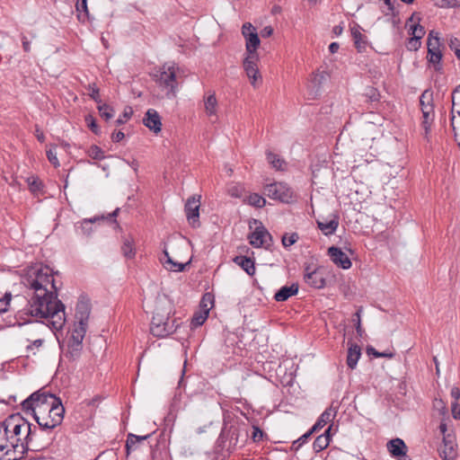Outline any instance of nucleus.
Masks as SVG:
<instances>
[{"mask_svg": "<svg viewBox=\"0 0 460 460\" xmlns=\"http://www.w3.org/2000/svg\"><path fill=\"white\" fill-rule=\"evenodd\" d=\"M421 45L420 39H418L417 37H411L408 42H407V49L409 50H418Z\"/></svg>", "mask_w": 460, "mask_h": 460, "instance_id": "nucleus-53", "label": "nucleus"}, {"mask_svg": "<svg viewBox=\"0 0 460 460\" xmlns=\"http://www.w3.org/2000/svg\"><path fill=\"white\" fill-rule=\"evenodd\" d=\"M298 292V285L292 284L291 286L282 287L274 296V298L278 302H284L290 296L296 295Z\"/></svg>", "mask_w": 460, "mask_h": 460, "instance_id": "nucleus-26", "label": "nucleus"}, {"mask_svg": "<svg viewBox=\"0 0 460 460\" xmlns=\"http://www.w3.org/2000/svg\"><path fill=\"white\" fill-rule=\"evenodd\" d=\"M11 297L12 294L10 292H4L0 289V313H4L7 311Z\"/></svg>", "mask_w": 460, "mask_h": 460, "instance_id": "nucleus-44", "label": "nucleus"}, {"mask_svg": "<svg viewBox=\"0 0 460 460\" xmlns=\"http://www.w3.org/2000/svg\"><path fill=\"white\" fill-rule=\"evenodd\" d=\"M451 126L456 141L460 140V115H452Z\"/></svg>", "mask_w": 460, "mask_h": 460, "instance_id": "nucleus-49", "label": "nucleus"}, {"mask_svg": "<svg viewBox=\"0 0 460 460\" xmlns=\"http://www.w3.org/2000/svg\"><path fill=\"white\" fill-rule=\"evenodd\" d=\"M428 60L430 64L434 65L436 70L441 69L440 61L442 58L441 50H428Z\"/></svg>", "mask_w": 460, "mask_h": 460, "instance_id": "nucleus-35", "label": "nucleus"}, {"mask_svg": "<svg viewBox=\"0 0 460 460\" xmlns=\"http://www.w3.org/2000/svg\"><path fill=\"white\" fill-rule=\"evenodd\" d=\"M87 327H88V324H80L78 323H75V326H74L71 335L75 337V339L84 341Z\"/></svg>", "mask_w": 460, "mask_h": 460, "instance_id": "nucleus-42", "label": "nucleus"}, {"mask_svg": "<svg viewBox=\"0 0 460 460\" xmlns=\"http://www.w3.org/2000/svg\"><path fill=\"white\" fill-rule=\"evenodd\" d=\"M29 190L31 193L37 194L42 188V182L36 176H30L26 179Z\"/></svg>", "mask_w": 460, "mask_h": 460, "instance_id": "nucleus-39", "label": "nucleus"}, {"mask_svg": "<svg viewBox=\"0 0 460 460\" xmlns=\"http://www.w3.org/2000/svg\"><path fill=\"white\" fill-rule=\"evenodd\" d=\"M125 137V134L122 131L113 132L111 139L113 142H119Z\"/></svg>", "mask_w": 460, "mask_h": 460, "instance_id": "nucleus-64", "label": "nucleus"}, {"mask_svg": "<svg viewBox=\"0 0 460 460\" xmlns=\"http://www.w3.org/2000/svg\"><path fill=\"white\" fill-rule=\"evenodd\" d=\"M361 356L360 347L356 344H351L348 350L347 364L351 369L355 368L357 363Z\"/></svg>", "mask_w": 460, "mask_h": 460, "instance_id": "nucleus-30", "label": "nucleus"}, {"mask_svg": "<svg viewBox=\"0 0 460 460\" xmlns=\"http://www.w3.org/2000/svg\"><path fill=\"white\" fill-rule=\"evenodd\" d=\"M258 61L259 56L252 54V56L246 55L243 63L246 75L249 78L251 84L254 88H258L262 83V77L259 72L257 65Z\"/></svg>", "mask_w": 460, "mask_h": 460, "instance_id": "nucleus-9", "label": "nucleus"}, {"mask_svg": "<svg viewBox=\"0 0 460 460\" xmlns=\"http://www.w3.org/2000/svg\"><path fill=\"white\" fill-rule=\"evenodd\" d=\"M162 307V302H158L150 327L152 334L160 338L172 334L177 329V325L174 324V321L169 318L170 312H160Z\"/></svg>", "mask_w": 460, "mask_h": 460, "instance_id": "nucleus-6", "label": "nucleus"}, {"mask_svg": "<svg viewBox=\"0 0 460 460\" xmlns=\"http://www.w3.org/2000/svg\"><path fill=\"white\" fill-rule=\"evenodd\" d=\"M336 411L332 407L327 408L312 427V431H318L335 417Z\"/></svg>", "mask_w": 460, "mask_h": 460, "instance_id": "nucleus-25", "label": "nucleus"}, {"mask_svg": "<svg viewBox=\"0 0 460 460\" xmlns=\"http://www.w3.org/2000/svg\"><path fill=\"white\" fill-rule=\"evenodd\" d=\"M75 8L78 13V19L80 21H84L86 18H88L89 13L87 7V0H77Z\"/></svg>", "mask_w": 460, "mask_h": 460, "instance_id": "nucleus-37", "label": "nucleus"}, {"mask_svg": "<svg viewBox=\"0 0 460 460\" xmlns=\"http://www.w3.org/2000/svg\"><path fill=\"white\" fill-rule=\"evenodd\" d=\"M422 112V127L425 130V134L428 135L431 123L434 119V110L431 102H428L427 106L421 111Z\"/></svg>", "mask_w": 460, "mask_h": 460, "instance_id": "nucleus-27", "label": "nucleus"}, {"mask_svg": "<svg viewBox=\"0 0 460 460\" xmlns=\"http://www.w3.org/2000/svg\"><path fill=\"white\" fill-rule=\"evenodd\" d=\"M438 454L442 460H455L457 456L456 445L452 441L444 439L438 447Z\"/></svg>", "mask_w": 460, "mask_h": 460, "instance_id": "nucleus-22", "label": "nucleus"}, {"mask_svg": "<svg viewBox=\"0 0 460 460\" xmlns=\"http://www.w3.org/2000/svg\"><path fill=\"white\" fill-rule=\"evenodd\" d=\"M85 121L87 122L88 124V127L91 128V130L95 133V134H98V131H99V128L95 122V119L93 118V116L91 115H88L86 118H85Z\"/></svg>", "mask_w": 460, "mask_h": 460, "instance_id": "nucleus-57", "label": "nucleus"}, {"mask_svg": "<svg viewBox=\"0 0 460 460\" xmlns=\"http://www.w3.org/2000/svg\"><path fill=\"white\" fill-rule=\"evenodd\" d=\"M2 431L6 440H9L10 447L15 449L22 440L21 433H26V439H30L31 425L19 413L10 415L2 423Z\"/></svg>", "mask_w": 460, "mask_h": 460, "instance_id": "nucleus-2", "label": "nucleus"}, {"mask_svg": "<svg viewBox=\"0 0 460 460\" xmlns=\"http://www.w3.org/2000/svg\"><path fill=\"white\" fill-rule=\"evenodd\" d=\"M250 243L253 247H268L271 243V235L267 229L262 226H257L255 230L249 235Z\"/></svg>", "mask_w": 460, "mask_h": 460, "instance_id": "nucleus-13", "label": "nucleus"}, {"mask_svg": "<svg viewBox=\"0 0 460 460\" xmlns=\"http://www.w3.org/2000/svg\"><path fill=\"white\" fill-rule=\"evenodd\" d=\"M330 430H331V426L324 431L323 434L318 436L315 438V440L313 444V447H314V451L320 452L328 447V445L330 443Z\"/></svg>", "mask_w": 460, "mask_h": 460, "instance_id": "nucleus-31", "label": "nucleus"}, {"mask_svg": "<svg viewBox=\"0 0 460 460\" xmlns=\"http://www.w3.org/2000/svg\"><path fill=\"white\" fill-rule=\"evenodd\" d=\"M237 441V430L231 427L228 429H223L218 439L217 447H222V450L226 448L229 451L232 445H235Z\"/></svg>", "mask_w": 460, "mask_h": 460, "instance_id": "nucleus-16", "label": "nucleus"}, {"mask_svg": "<svg viewBox=\"0 0 460 460\" xmlns=\"http://www.w3.org/2000/svg\"><path fill=\"white\" fill-rule=\"evenodd\" d=\"M82 349L83 341L75 339V337L71 335L67 341L66 355H68L70 358L75 359L80 356Z\"/></svg>", "mask_w": 460, "mask_h": 460, "instance_id": "nucleus-24", "label": "nucleus"}, {"mask_svg": "<svg viewBox=\"0 0 460 460\" xmlns=\"http://www.w3.org/2000/svg\"><path fill=\"white\" fill-rule=\"evenodd\" d=\"M430 94H428L427 92H424L420 98V109L422 110L424 108V106H427V102H431V98H430Z\"/></svg>", "mask_w": 460, "mask_h": 460, "instance_id": "nucleus-60", "label": "nucleus"}, {"mask_svg": "<svg viewBox=\"0 0 460 460\" xmlns=\"http://www.w3.org/2000/svg\"><path fill=\"white\" fill-rule=\"evenodd\" d=\"M208 316V312L206 313V312L200 311V312L196 313L192 317L191 326L196 328V327L202 325L204 323V322L207 320Z\"/></svg>", "mask_w": 460, "mask_h": 460, "instance_id": "nucleus-46", "label": "nucleus"}, {"mask_svg": "<svg viewBox=\"0 0 460 460\" xmlns=\"http://www.w3.org/2000/svg\"><path fill=\"white\" fill-rule=\"evenodd\" d=\"M179 68L173 63L164 64L157 75L156 83L165 91L168 99L174 98L177 93V72Z\"/></svg>", "mask_w": 460, "mask_h": 460, "instance_id": "nucleus-5", "label": "nucleus"}, {"mask_svg": "<svg viewBox=\"0 0 460 460\" xmlns=\"http://www.w3.org/2000/svg\"><path fill=\"white\" fill-rule=\"evenodd\" d=\"M328 255L335 265L344 270L349 269L352 265L348 255L338 247L331 246L328 249Z\"/></svg>", "mask_w": 460, "mask_h": 460, "instance_id": "nucleus-14", "label": "nucleus"}, {"mask_svg": "<svg viewBox=\"0 0 460 460\" xmlns=\"http://www.w3.org/2000/svg\"><path fill=\"white\" fill-rule=\"evenodd\" d=\"M263 438V432L260 428L253 426L252 432V438L254 442L261 441Z\"/></svg>", "mask_w": 460, "mask_h": 460, "instance_id": "nucleus-56", "label": "nucleus"}, {"mask_svg": "<svg viewBox=\"0 0 460 460\" xmlns=\"http://www.w3.org/2000/svg\"><path fill=\"white\" fill-rule=\"evenodd\" d=\"M65 409L60 399L58 403L51 404L48 410H40V414L34 417L35 420L44 429H52L58 426L64 418Z\"/></svg>", "mask_w": 460, "mask_h": 460, "instance_id": "nucleus-4", "label": "nucleus"}, {"mask_svg": "<svg viewBox=\"0 0 460 460\" xmlns=\"http://www.w3.org/2000/svg\"><path fill=\"white\" fill-rule=\"evenodd\" d=\"M213 303H214V300L210 294L204 295V296L202 297L201 302H200L201 311L206 312V313L208 312V314L209 310L213 306Z\"/></svg>", "mask_w": 460, "mask_h": 460, "instance_id": "nucleus-47", "label": "nucleus"}, {"mask_svg": "<svg viewBox=\"0 0 460 460\" xmlns=\"http://www.w3.org/2000/svg\"><path fill=\"white\" fill-rule=\"evenodd\" d=\"M427 47L428 50H440V40L438 32L434 31H429Z\"/></svg>", "mask_w": 460, "mask_h": 460, "instance_id": "nucleus-34", "label": "nucleus"}, {"mask_svg": "<svg viewBox=\"0 0 460 460\" xmlns=\"http://www.w3.org/2000/svg\"><path fill=\"white\" fill-rule=\"evenodd\" d=\"M116 456V453L111 449L107 451H103L101 454L98 455V456L94 460H102V458H114Z\"/></svg>", "mask_w": 460, "mask_h": 460, "instance_id": "nucleus-58", "label": "nucleus"}, {"mask_svg": "<svg viewBox=\"0 0 460 460\" xmlns=\"http://www.w3.org/2000/svg\"><path fill=\"white\" fill-rule=\"evenodd\" d=\"M144 125L155 133L162 129L161 117L155 109H148L143 119Z\"/></svg>", "mask_w": 460, "mask_h": 460, "instance_id": "nucleus-15", "label": "nucleus"}, {"mask_svg": "<svg viewBox=\"0 0 460 460\" xmlns=\"http://www.w3.org/2000/svg\"><path fill=\"white\" fill-rule=\"evenodd\" d=\"M132 115H133L132 108L129 106H127L124 109L122 114L117 119L116 124L122 125V124L126 123L131 118Z\"/></svg>", "mask_w": 460, "mask_h": 460, "instance_id": "nucleus-50", "label": "nucleus"}, {"mask_svg": "<svg viewBox=\"0 0 460 460\" xmlns=\"http://www.w3.org/2000/svg\"><path fill=\"white\" fill-rule=\"evenodd\" d=\"M452 414L455 419H460V408L457 402L452 403Z\"/></svg>", "mask_w": 460, "mask_h": 460, "instance_id": "nucleus-63", "label": "nucleus"}, {"mask_svg": "<svg viewBox=\"0 0 460 460\" xmlns=\"http://www.w3.org/2000/svg\"><path fill=\"white\" fill-rule=\"evenodd\" d=\"M29 344L26 346V350L29 353L35 354V349L40 348L44 342V340L38 336H31L27 338Z\"/></svg>", "mask_w": 460, "mask_h": 460, "instance_id": "nucleus-33", "label": "nucleus"}, {"mask_svg": "<svg viewBox=\"0 0 460 460\" xmlns=\"http://www.w3.org/2000/svg\"><path fill=\"white\" fill-rule=\"evenodd\" d=\"M304 280L308 286L318 289L324 288L326 284L323 271L311 265L305 266Z\"/></svg>", "mask_w": 460, "mask_h": 460, "instance_id": "nucleus-11", "label": "nucleus"}, {"mask_svg": "<svg viewBox=\"0 0 460 460\" xmlns=\"http://www.w3.org/2000/svg\"><path fill=\"white\" fill-rule=\"evenodd\" d=\"M103 217H94L93 218H84L76 226V230L80 234L90 236L94 231L93 224L99 222Z\"/></svg>", "mask_w": 460, "mask_h": 460, "instance_id": "nucleus-23", "label": "nucleus"}, {"mask_svg": "<svg viewBox=\"0 0 460 460\" xmlns=\"http://www.w3.org/2000/svg\"><path fill=\"white\" fill-rule=\"evenodd\" d=\"M10 446L9 440H6L4 436V432L2 431V425H0V460L5 455H8L10 449L8 448Z\"/></svg>", "mask_w": 460, "mask_h": 460, "instance_id": "nucleus-45", "label": "nucleus"}, {"mask_svg": "<svg viewBox=\"0 0 460 460\" xmlns=\"http://www.w3.org/2000/svg\"><path fill=\"white\" fill-rule=\"evenodd\" d=\"M90 305L85 301H80L77 303L75 307V323L80 324H88V320L90 316Z\"/></svg>", "mask_w": 460, "mask_h": 460, "instance_id": "nucleus-21", "label": "nucleus"}, {"mask_svg": "<svg viewBox=\"0 0 460 460\" xmlns=\"http://www.w3.org/2000/svg\"><path fill=\"white\" fill-rule=\"evenodd\" d=\"M217 100L214 92H209L204 96V109L208 117L217 118Z\"/></svg>", "mask_w": 460, "mask_h": 460, "instance_id": "nucleus-20", "label": "nucleus"}, {"mask_svg": "<svg viewBox=\"0 0 460 460\" xmlns=\"http://www.w3.org/2000/svg\"><path fill=\"white\" fill-rule=\"evenodd\" d=\"M351 33L354 40L355 47L358 49L359 52L362 51L366 47V41L364 40L363 35L359 31L356 29H352Z\"/></svg>", "mask_w": 460, "mask_h": 460, "instance_id": "nucleus-41", "label": "nucleus"}, {"mask_svg": "<svg viewBox=\"0 0 460 460\" xmlns=\"http://www.w3.org/2000/svg\"><path fill=\"white\" fill-rule=\"evenodd\" d=\"M360 312H361V309H359L356 314H355V316H356V330H357V332L358 335H362V332H363V330H362V327H361V322H360Z\"/></svg>", "mask_w": 460, "mask_h": 460, "instance_id": "nucleus-61", "label": "nucleus"}, {"mask_svg": "<svg viewBox=\"0 0 460 460\" xmlns=\"http://www.w3.org/2000/svg\"><path fill=\"white\" fill-rule=\"evenodd\" d=\"M267 160L269 164H271V166L276 170L285 171L287 168V163L285 160L272 152H267Z\"/></svg>", "mask_w": 460, "mask_h": 460, "instance_id": "nucleus-32", "label": "nucleus"}, {"mask_svg": "<svg viewBox=\"0 0 460 460\" xmlns=\"http://www.w3.org/2000/svg\"><path fill=\"white\" fill-rule=\"evenodd\" d=\"M47 157L49 163L53 164L55 167H58L60 165L57 156V153L54 149L49 148V150H47Z\"/></svg>", "mask_w": 460, "mask_h": 460, "instance_id": "nucleus-54", "label": "nucleus"}, {"mask_svg": "<svg viewBox=\"0 0 460 460\" xmlns=\"http://www.w3.org/2000/svg\"><path fill=\"white\" fill-rule=\"evenodd\" d=\"M326 79V75L324 73H314L313 74L309 83H308V85H307V88L310 92L311 94H313L314 96L316 95L319 92V89L322 85V84L323 83V81Z\"/></svg>", "mask_w": 460, "mask_h": 460, "instance_id": "nucleus-28", "label": "nucleus"}, {"mask_svg": "<svg viewBox=\"0 0 460 460\" xmlns=\"http://www.w3.org/2000/svg\"><path fill=\"white\" fill-rule=\"evenodd\" d=\"M247 202L249 205L253 206L255 208H263L266 205V199L258 193L250 194L247 199Z\"/></svg>", "mask_w": 460, "mask_h": 460, "instance_id": "nucleus-38", "label": "nucleus"}, {"mask_svg": "<svg viewBox=\"0 0 460 460\" xmlns=\"http://www.w3.org/2000/svg\"><path fill=\"white\" fill-rule=\"evenodd\" d=\"M58 399L52 394L38 391L24 400L22 407L26 413H31L35 417L40 414V410H48L51 404L58 403Z\"/></svg>", "mask_w": 460, "mask_h": 460, "instance_id": "nucleus-3", "label": "nucleus"}, {"mask_svg": "<svg viewBox=\"0 0 460 460\" xmlns=\"http://www.w3.org/2000/svg\"><path fill=\"white\" fill-rule=\"evenodd\" d=\"M319 229L324 235H330L336 232L339 226V217L337 215H332L330 219L317 221Z\"/></svg>", "mask_w": 460, "mask_h": 460, "instance_id": "nucleus-19", "label": "nucleus"}, {"mask_svg": "<svg viewBox=\"0 0 460 460\" xmlns=\"http://www.w3.org/2000/svg\"><path fill=\"white\" fill-rule=\"evenodd\" d=\"M242 34L245 39V49L247 55H258L256 50L260 46L256 28L250 22H245L242 27Z\"/></svg>", "mask_w": 460, "mask_h": 460, "instance_id": "nucleus-10", "label": "nucleus"}, {"mask_svg": "<svg viewBox=\"0 0 460 460\" xmlns=\"http://www.w3.org/2000/svg\"><path fill=\"white\" fill-rule=\"evenodd\" d=\"M88 155L95 160H102L105 157L104 152L97 146H92L88 150Z\"/></svg>", "mask_w": 460, "mask_h": 460, "instance_id": "nucleus-48", "label": "nucleus"}, {"mask_svg": "<svg viewBox=\"0 0 460 460\" xmlns=\"http://www.w3.org/2000/svg\"><path fill=\"white\" fill-rule=\"evenodd\" d=\"M386 447L393 457L405 456L408 449L404 441L398 438L388 441Z\"/></svg>", "mask_w": 460, "mask_h": 460, "instance_id": "nucleus-18", "label": "nucleus"}, {"mask_svg": "<svg viewBox=\"0 0 460 460\" xmlns=\"http://www.w3.org/2000/svg\"><path fill=\"white\" fill-rule=\"evenodd\" d=\"M164 258H161L160 260L164 264V268L173 272L184 271L186 267L191 262V259H190L188 261L184 263L174 261L166 250H164Z\"/></svg>", "mask_w": 460, "mask_h": 460, "instance_id": "nucleus-17", "label": "nucleus"}, {"mask_svg": "<svg viewBox=\"0 0 460 460\" xmlns=\"http://www.w3.org/2000/svg\"><path fill=\"white\" fill-rule=\"evenodd\" d=\"M234 263L240 266L248 275L252 276L255 273L254 261L246 256H236L234 259Z\"/></svg>", "mask_w": 460, "mask_h": 460, "instance_id": "nucleus-29", "label": "nucleus"}, {"mask_svg": "<svg viewBox=\"0 0 460 460\" xmlns=\"http://www.w3.org/2000/svg\"><path fill=\"white\" fill-rule=\"evenodd\" d=\"M297 240H298V234L296 233H292L289 235L285 234L282 237V244L284 247H289V246L293 245Z\"/></svg>", "mask_w": 460, "mask_h": 460, "instance_id": "nucleus-51", "label": "nucleus"}, {"mask_svg": "<svg viewBox=\"0 0 460 460\" xmlns=\"http://www.w3.org/2000/svg\"><path fill=\"white\" fill-rule=\"evenodd\" d=\"M98 110L100 116L105 120H109L114 116V109L108 104H99Z\"/></svg>", "mask_w": 460, "mask_h": 460, "instance_id": "nucleus-43", "label": "nucleus"}, {"mask_svg": "<svg viewBox=\"0 0 460 460\" xmlns=\"http://www.w3.org/2000/svg\"><path fill=\"white\" fill-rule=\"evenodd\" d=\"M200 196L194 195L187 199L185 204V214L187 220L193 227L199 226V207H200Z\"/></svg>", "mask_w": 460, "mask_h": 460, "instance_id": "nucleus-12", "label": "nucleus"}, {"mask_svg": "<svg viewBox=\"0 0 460 460\" xmlns=\"http://www.w3.org/2000/svg\"><path fill=\"white\" fill-rule=\"evenodd\" d=\"M264 194L271 199L286 204H290L296 200V195L293 189L283 181L266 184L264 186Z\"/></svg>", "mask_w": 460, "mask_h": 460, "instance_id": "nucleus-8", "label": "nucleus"}, {"mask_svg": "<svg viewBox=\"0 0 460 460\" xmlns=\"http://www.w3.org/2000/svg\"><path fill=\"white\" fill-rule=\"evenodd\" d=\"M443 7H456L460 6V0H442Z\"/></svg>", "mask_w": 460, "mask_h": 460, "instance_id": "nucleus-62", "label": "nucleus"}, {"mask_svg": "<svg viewBox=\"0 0 460 460\" xmlns=\"http://www.w3.org/2000/svg\"><path fill=\"white\" fill-rule=\"evenodd\" d=\"M24 285L32 290L29 300V314L44 319L46 326L52 330H61L66 323L65 305L58 298V288L53 270L49 266L33 267L29 270Z\"/></svg>", "mask_w": 460, "mask_h": 460, "instance_id": "nucleus-1", "label": "nucleus"}, {"mask_svg": "<svg viewBox=\"0 0 460 460\" xmlns=\"http://www.w3.org/2000/svg\"><path fill=\"white\" fill-rule=\"evenodd\" d=\"M314 431H312V429L308 430L305 434H304L301 438H299L296 441L293 443V447L297 450L298 447L306 441V439L314 433Z\"/></svg>", "mask_w": 460, "mask_h": 460, "instance_id": "nucleus-55", "label": "nucleus"}, {"mask_svg": "<svg viewBox=\"0 0 460 460\" xmlns=\"http://www.w3.org/2000/svg\"><path fill=\"white\" fill-rule=\"evenodd\" d=\"M411 34L413 37H417L418 39H421L425 34V30L422 26L419 24H413L410 28Z\"/></svg>", "mask_w": 460, "mask_h": 460, "instance_id": "nucleus-52", "label": "nucleus"}, {"mask_svg": "<svg viewBox=\"0 0 460 460\" xmlns=\"http://www.w3.org/2000/svg\"><path fill=\"white\" fill-rule=\"evenodd\" d=\"M89 88L91 90V93L89 94L91 98H93L96 102L100 103L101 100L99 96V89L95 86V84L90 85Z\"/></svg>", "mask_w": 460, "mask_h": 460, "instance_id": "nucleus-59", "label": "nucleus"}, {"mask_svg": "<svg viewBox=\"0 0 460 460\" xmlns=\"http://www.w3.org/2000/svg\"><path fill=\"white\" fill-rule=\"evenodd\" d=\"M151 435V433L144 436H137L131 433L128 434L126 441L127 456H129L133 452L141 451L143 447L144 450L150 451V457L152 460L163 458V452L158 447V445H156L155 447H153V446L149 444L148 438Z\"/></svg>", "mask_w": 460, "mask_h": 460, "instance_id": "nucleus-7", "label": "nucleus"}, {"mask_svg": "<svg viewBox=\"0 0 460 460\" xmlns=\"http://www.w3.org/2000/svg\"><path fill=\"white\" fill-rule=\"evenodd\" d=\"M452 115H460V84L452 93Z\"/></svg>", "mask_w": 460, "mask_h": 460, "instance_id": "nucleus-36", "label": "nucleus"}, {"mask_svg": "<svg viewBox=\"0 0 460 460\" xmlns=\"http://www.w3.org/2000/svg\"><path fill=\"white\" fill-rule=\"evenodd\" d=\"M121 252L126 258H133L135 256V249L133 247V241L126 238L121 246Z\"/></svg>", "mask_w": 460, "mask_h": 460, "instance_id": "nucleus-40", "label": "nucleus"}]
</instances>
